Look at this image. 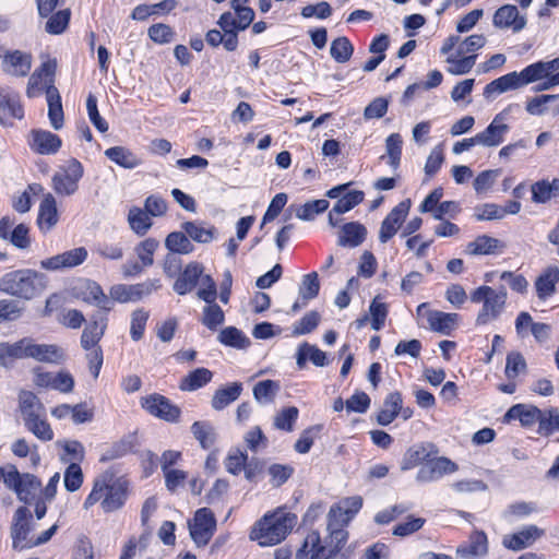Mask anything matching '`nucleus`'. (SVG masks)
<instances>
[{
	"mask_svg": "<svg viewBox=\"0 0 559 559\" xmlns=\"http://www.w3.org/2000/svg\"><path fill=\"white\" fill-rule=\"evenodd\" d=\"M128 489L129 484L126 479L104 474L95 479L93 489L83 506L90 509L99 502L104 512H114L124 504Z\"/></svg>",
	"mask_w": 559,
	"mask_h": 559,
	"instance_id": "nucleus-1",
	"label": "nucleus"
},
{
	"mask_svg": "<svg viewBox=\"0 0 559 559\" xmlns=\"http://www.w3.org/2000/svg\"><path fill=\"white\" fill-rule=\"evenodd\" d=\"M48 286L45 274L31 269L11 271L0 278V292L24 300L41 295Z\"/></svg>",
	"mask_w": 559,
	"mask_h": 559,
	"instance_id": "nucleus-2",
	"label": "nucleus"
},
{
	"mask_svg": "<svg viewBox=\"0 0 559 559\" xmlns=\"http://www.w3.org/2000/svg\"><path fill=\"white\" fill-rule=\"evenodd\" d=\"M296 523V516L283 510L266 514L259 521L250 533V538L262 547L280 544Z\"/></svg>",
	"mask_w": 559,
	"mask_h": 559,
	"instance_id": "nucleus-3",
	"label": "nucleus"
},
{
	"mask_svg": "<svg viewBox=\"0 0 559 559\" xmlns=\"http://www.w3.org/2000/svg\"><path fill=\"white\" fill-rule=\"evenodd\" d=\"M507 290L504 287L495 289L491 286L483 285L471 293V300L481 305L476 317L477 325H486L497 320L503 312L507 304Z\"/></svg>",
	"mask_w": 559,
	"mask_h": 559,
	"instance_id": "nucleus-4",
	"label": "nucleus"
},
{
	"mask_svg": "<svg viewBox=\"0 0 559 559\" xmlns=\"http://www.w3.org/2000/svg\"><path fill=\"white\" fill-rule=\"evenodd\" d=\"M40 58L43 60L40 67L33 72L27 83L26 95L29 98L37 97L43 92L47 93L50 88H57L53 85L57 59L48 55H41Z\"/></svg>",
	"mask_w": 559,
	"mask_h": 559,
	"instance_id": "nucleus-5",
	"label": "nucleus"
},
{
	"mask_svg": "<svg viewBox=\"0 0 559 559\" xmlns=\"http://www.w3.org/2000/svg\"><path fill=\"white\" fill-rule=\"evenodd\" d=\"M32 513L25 507H20L13 516L11 526L12 546L15 550H23L34 547Z\"/></svg>",
	"mask_w": 559,
	"mask_h": 559,
	"instance_id": "nucleus-6",
	"label": "nucleus"
},
{
	"mask_svg": "<svg viewBox=\"0 0 559 559\" xmlns=\"http://www.w3.org/2000/svg\"><path fill=\"white\" fill-rule=\"evenodd\" d=\"M83 166L76 159H71L52 177L55 192L62 197L74 194L79 189V181L83 177Z\"/></svg>",
	"mask_w": 559,
	"mask_h": 559,
	"instance_id": "nucleus-7",
	"label": "nucleus"
},
{
	"mask_svg": "<svg viewBox=\"0 0 559 559\" xmlns=\"http://www.w3.org/2000/svg\"><path fill=\"white\" fill-rule=\"evenodd\" d=\"M416 313L419 318L426 319L430 330L443 335H450L457 326L460 320V316L457 313H448L429 309L427 302L420 304L416 309Z\"/></svg>",
	"mask_w": 559,
	"mask_h": 559,
	"instance_id": "nucleus-8",
	"label": "nucleus"
},
{
	"mask_svg": "<svg viewBox=\"0 0 559 559\" xmlns=\"http://www.w3.org/2000/svg\"><path fill=\"white\" fill-rule=\"evenodd\" d=\"M216 528L214 513L207 509H199L192 521L189 522L190 535L198 546H205L212 538Z\"/></svg>",
	"mask_w": 559,
	"mask_h": 559,
	"instance_id": "nucleus-9",
	"label": "nucleus"
},
{
	"mask_svg": "<svg viewBox=\"0 0 559 559\" xmlns=\"http://www.w3.org/2000/svg\"><path fill=\"white\" fill-rule=\"evenodd\" d=\"M544 528L533 524L525 525L514 533L504 535L502 545L504 548L512 551H520L533 546L538 539L544 537Z\"/></svg>",
	"mask_w": 559,
	"mask_h": 559,
	"instance_id": "nucleus-10",
	"label": "nucleus"
},
{
	"mask_svg": "<svg viewBox=\"0 0 559 559\" xmlns=\"http://www.w3.org/2000/svg\"><path fill=\"white\" fill-rule=\"evenodd\" d=\"M160 286L158 280L134 285L118 284L110 288L109 294L110 298L118 302L136 301L153 290H157Z\"/></svg>",
	"mask_w": 559,
	"mask_h": 559,
	"instance_id": "nucleus-11",
	"label": "nucleus"
},
{
	"mask_svg": "<svg viewBox=\"0 0 559 559\" xmlns=\"http://www.w3.org/2000/svg\"><path fill=\"white\" fill-rule=\"evenodd\" d=\"M510 109L511 106L497 114L490 124L483 132L476 134L478 144L484 146H497L504 141V136L510 129V127L504 122Z\"/></svg>",
	"mask_w": 559,
	"mask_h": 559,
	"instance_id": "nucleus-12",
	"label": "nucleus"
},
{
	"mask_svg": "<svg viewBox=\"0 0 559 559\" xmlns=\"http://www.w3.org/2000/svg\"><path fill=\"white\" fill-rule=\"evenodd\" d=\"M142 407L151 415L163 420L176 423L180 417V409L160 394H151L141 401Z\"/></svg>",
	"mask_w": 559,
	"mask_h": 559,
	"instance_id": "nucleus-13",
	"label": "nucleus"
},
{
	"mask_svg": "<svg viewBox=\"0 0 559 559\" xmlns=\"http://www.w3.org/2000/svg\"><path fill=\"white\" fill-rule=\"evenodd\" d=\"M409 209L411 201H402L383 219L379 231V239L382 243L388 242L401 228L408 215Z\"/></svg>",
	"mask_w": 559,
	"mask_h": 559,
	"instance_id": "nucleus-14",
	"label": "nucleus"
},
{
	"mask_svg": "<svg viewBox=\"0 0 559 559\" xmlns=\"http://www.w3.org/2000/svg\"><path fill=\"white\" fill-rule=\"evenodd\" d=\"M87 258L85 248H75L40 261V267L46 271H60L82 264Z\"/></svg>",
	"mask_w": 559,
	"mask_h": 559,
	"instance_id": "nucleus-15",
	"label": "nucleus"
},
{
	"mask_svg": "<svg viewBox=\"0 0 559 559\" xmlns=\"http://www.w3.org/2000/svg\"><path fill=\"white\" fill-rule=\"evenodd\" d=\"M28 145L37 154L52 155L60 150L62 141L48 130L34 129L29 132Z\"/></svg>",
	"mask_w": 559,
	"mask_h": 559,
	"instance_id": "nucleus-16",
	"label": "nucleus"
},
{
	"mask_svg": "<svg viewBox=\"0 0 559 559\" xmlns=\"http://www.w3.org/2000/svg\"><path fill=\"white\" fill-rule=\"evenodd\" d=\"M33 58L31 53L21 50L7 51L2 56V70L13 76H25L32 69Z\"/></svg>",
	"mask_w": 559,
	"mask_h": 559,
	"instance_id": "nucleus-17",
	"label": "nucleus"
},
{
	"mask_svg": "<svg viewBox=\"0 0 559 559\" xmlns=\"http://www.w3.org/2000/svg\"><path fill=\"white\" fill-rule=\"evenodd\" d=\"M457 469L455 463L447 457H438L424 464L417 473L419 483H429L439 479L443 475L454 473Z\"/></svg>",
	"mask_w": 559,
	"mask_h": 559,
	"instance_id": "nucleus-18",
	"label": "nucleus"
},
{
	"mask_svg": "<svg viewBox=\"0 0 559 559\" xmlns=\"http://www.w3.org/2000/svg\"><path fill=\"white\" fill-rule=\"evenodd\" d=\"M23 116L19 94L9 88H0V123L8 126L11 124V118L22 119Z\"/></svg>",
	"mask_w": 559,
	"mask_h": 559,
	"instance_id": "nucleus-19",
	"label": "nucleus"
},
{
	"mask_svg": "<svg viewBox=\"0 0 559 559\" xmlns=\"http://www.w3.org/2000/svg\"><path fill=\"white\" fill-rule=\"evenodd\" d=\"M488 554V538L485 532L475 530L466 543L460 545L456 555L462 559H476Z\"/></svg>",
	"mask_w": 559,
	"mask_h": 559,
	"instance_id": "nucleus-20",
	"label": "nucleus"
},
{
	"mask_svg": "<svg viewBox=\"0 0 559 559\" xmlns=\"http://www.w3.org/2000/svg\"><path fill=\"white\" fill-rule=\"evenodd\" d=\"M493 25L499 28H512L520 32L526 25V19L520 15L515 5L506 4L499 8L493 15Z\"/></svg>",
	"mask_w": 559,
	"mask_h": 559,
	"instance_id": "nucleus-21",
	"label": "nucleus"
},
{
	"mask_svg": "<svg viewBox=\"0 0 559 559\" xmlns=\"http://www.w3.org/2000/svg\"><path fill=\"white\" fill-rule=\"evenodd\" d=\"M334 551L326 549L321 544V538L318 532H310L298 550L297 559H331Z\"/></svg>",
	"mask_w": 559,
	"mask_h": 559,
	"instance_id": "nucleus-22",
	"label": "nucleus"
},
{
	"mask_svg": "<svg viewBox=\"0 0 559 559\" xmlns=\"http://www.w3.org/2000/svg\"><path fill=\"white\" fill-rule=\"evenodd\" d=\"M559 70V57L550 61H538L525 67L521 72L523 85L544 80L550 73Z\"/></svg>",
	"mask_w": 559,
	"mask_h": 559,
	"instance_id": "nucleus-23",
	"label": "nucleus"
},
{
	"mask_svg": "<svg viewBox=\"0 0 559 559\" xmlns=\"http://www.w3.org/2000/svg\"><path fill=\"white\" fill-rule=\"evenodd\" d=\"M106 329L107 318L105 316H93L81 335V346L83 348L98 347Z\"/></svg>",
	"mask_w": 559,
	"mask_h": 559,
	"instance_id": "nucleus-24",
	"label": "nucleus"
},
{
	"mask_svg": "<svg viewBox=\"0 0 559 559\" xmlns=\"http://www.w3.org/2000/svg\"><path fill=\"white\" fill-rule=\"evenodd\" d=\"M28 358L37 361L59 364L64 360L63 350L53 344H38L29 337Z\"/></svg>",
	"mask_w": 559,
	"mask_h": 559,
	"instance_id": "nucleus-25",
	"label": "nucleus"
},
{
	"mask_svg": "<svg viewBox=\"0 0 559 559\" xmlns=\"http://www.w3.org/2000/svg\"><path fill=\"white\" fill-rule=\"evenodd\" d=\"M525 110L531 116H542L551 111L554 116L559 115V94L538 95L528 98L525 104Z\"/></svg>",
	"mask_w": 559,
	"mask_h": 559,
	"instance_id": "nucleus-26",
	"label": "nucleus"
},
{
	"mask_svg": "<svg viewBox=\"0 0 559 559\" xmlns=\"http://www.w3.org/2000/svg\"><path fill=\"white\" fill-rule=\"evenodd\" d=\"M203 271L204 267L201 263H189L175 282L174 289L179 295H186L187 293L191 292L195 287L198 281H201V277L204 276Z\"/></svg>",
	"mask_w": 559,
	"mask_h": 559,
	"instance_id": "nucleus-27",
	"label": "nucleus"
},
{
	"mask_svg": "<svg viewBox=\"0 0 559 559\" xmlns=\"http://www.w3.org/2000/svg\"><path fill=\"white\" fill-rule=\"evenodd\" d=\"M522 86L524 85L520 72H510L487 84L484 88V96L490 98L495 94H502L508 91L521 88Z\"/></svg>",
	"mask_w": 559,
	"mask_h": 559,
	"instance_id": "nucleus-28",
	"label": "nucleus"
},
{
	"mask_svg": "<svg viewBox=\"0 0 559 559\" xmlns=\"http://www.w3.org/2000/svg\"><path fill=\"white\" fill-rule=\"evenodd\" d=\"M59 221L57 202L51 193H47L40 205L38 212L37 224L40 230H50Z\"/></svg>",
	"mask_w": 559,
	"mask_h": 559,
	"instance_id": "nucleus-29",
	"label": "nucleus"
},
{
	"mask_svg": "<svg viewBox=\"0 0 559 559\" xmlns=\"http://www.w3.org/2000/svg\"><path fill=\"white\" fill-rule=\"evenodd\" d=\"M307 360H310L318 367H324L329 364L326 354L318 348L316 345L302 343L296 354V362L299 369L306 367Z\"/></svg>",
	"mask_w": 559,
	"mask_h": 559,
	"instance_id": "nucleus-30",
	"label": "nucleus"
},
{
	"mask_svg": "<svg viewBox=\"0 0 559 559\" xmlns=\"http://www.w3.org/2000/svg\"><path fill=\"white\" fill-rule=\"evenodd\" d=\"M540 409L531 404H516L509 408L506 414V419H519L524 427L535 425L539 418Z\"/></svg>",
	"mask_w": 559,
	"mask_h": 559,
	"instance_id": "nucleus-31",
	"label": "nucleus"
},
{
	"mask_svg": "<svg viewBox=\"0 0 559 559\" xmlns=\"http://www.w3.org/2000/svg\"><path fill=\"white\" fill-rule=\"evenodd\" d=\"M367 229L358 222L345 224L338 236V245L354 248L359 246L366 238Z\"/></svg>",
	"mask_w": 559,
	"mask_h": 559,
	"instance_id": "nucleus-32",
	"label": "nucleus"
},
{
	"mask_svg": "<svg viewBox=\"0 0 559 559\" xmlns=\"http://www.w3.org/2000/svg\"><path fill=\"white\" fill-rule=\"evenodd\" d=\"M108 159L127 169L136 168L142 164L141 158L124 146H114L105 151Z\"/></svg>",
	"mask_w": 559,
	"mask_h": 559,
	"instance_id": "nucleus-33",
	"label": "nucleus"
},
{
	"mask_svg": "<svg viewBox=\"0 0 559 559\" xmlns=\"http://www.w3.org/2000/svg\"><path fill=\"white\" fill-rule=\"evenodd\" d=\"M181 227L189 238L200 243L211 242L216 235L214 226L202 222H185Z\"/></svg>",
	"mask_w": 559,
	"mask_h": 559,
	"instance_id": "nucleus-34",
	"label": "nucleus"
},
{
	"mask_svg": "<svg viewBox=\"0 0 559 559\" xmlns=\"http://www.w3.org/2000/svg\"><path fill=\"white\" fill-rule=\"evenodd\" d=\"M242 392L240 382H233L225 388L215 391L212 397V407L216 411L225 408L227 405L236 401Z\"/></svg>",
	"mask_w": 559,
	"mask_h": 559,
	"instance_id": "nucleus-35",
	"label": "nucleus"
},
{
	"mask_svg": "<svg viewBox=\"0 0 559 559\" xmlns=\"http://www.w3.org/2000/svg\"><path fill=\"white\" fill-rule=\"evenodd\" d=\"M402 396L399 392L388 395L383 403V407L378 413L377 420L382 426L391 424L401 412Z\"/></svg>",
	"mask_w": 559,
	"mask_h": 559,
	"instance_id": "nucleus-36",
	"label": "nucleus"
},
{
	"mask_svg": "<svg viewBox=\"0 0 559 559\" xmlns=\"http://www.w3.org/2000/svg\"><path fill=\"white\" fill-rule=\"evenodd\" d=\"M329 207V201L324 199L314 200L300 205H290L289 210L297 218L302 221H313L318 214L325 212Z\"/></svg>",
	"mask_w": 559,
	"mask_h": 559,
	"instance_id": "nucleus-37",
	"label": "nucleus"
},
{
	"mask_svg": "<svg viewBox=\"0 0 559 559\" xmlns=\"http://www.w3.org/2000/svg\"><path fill=\"white\" fill-rule=\"evenodd\" d=\"M328 516V526L331 530L332 535H334V537L338 540H344L346 538V533L341 530V527L346 525L352 520V515L346 513L345 507L337 504L331 508Z\"/></svg>",
	"mask_w": 559,
	"mask_h": 559,
	"instance_id": "nucleus-38",
	"label": "nucleus"
},
{
	"mask_svg": "<svg viewBox=\"0 0 559 559\" xmlns=\"http://www.w3.org/2000/svg\"><path fill=\"white\" fill-rule=\"evenodd\" d=\"M47 103L50 124L55 130H59L63 126L64 117L61 97L57 88L47 91Z\"/></svg>",
	"mask_w": 559,
	"mask_h": 559,
	"instance_id": "nucleus-39",
	"label": "nucleus"
},
{
	"mask_svg": "<svg viewBox=\"0 0 559 559\" xmlns=\"http://www.w3.org/2000/svg\"><path fill=\"white\" fill-rule=\"evenodd\" d=\"M477 55H459L451 53L447 57L448 69L447 71L453 75H463L468 73L476 63Z\"/></svg>",
	"mask_w": 559,
	"mask_h": 559,
	"instance_id": "nucleus-40",
	"label": "nucleus"
},
{
	"mask_svg": "<svg viewBox=\"0 0 559 559\" xmlns=\"http://www.w3.org/2000/svg\"><path fill=\"white\" fill-rule=\"evenodd\" d=\"M213 373L206 368H198L188 373L180 382L182 391H195L212 380Z\"/></svg>",
	"mask_w": 559,
	"mask_h": 559,
	"instance_id": "nucleus-41",
	"label": "nucleus"
},
{
	"mask_svg": "<svg viewBox=\"0 0 559 559\" xmlns=\"http://www.w3.org/2000/svg\"><path fill=\"white\" fill-rule=\"evenodd\" d=\"M128 223L131 229L139 236H144L153 225L150 214L136 206L129 210Z\"/></svg>",
	"mask_w": 559,
	"mask_h": 559,
	"instance_id": "nucleus-42",
	"label": "nucleus"
},
{
	"mask_svg": "<svg viewBox=\"0 0 559 559\" xmlns=\"http://www.w3.org/2000/svg\"><path fill=\"white\" fill-rule=\"evenodd\" d=\"M165 246L174 254H189L194 250V246L185 231L170 233L165 239Z\"/></svg>",
	"mask_w": 559,
	"mask_h": 559,
	"instance_id": "nucleus-43",
	"label": "nucleus"
},
{
	"mask_svg": "<svg viewBox=\"0 0 559 559\" xmlns=\"http://www.w3.org/2000/svg\"><path fill=\"white\" fill-rule=\"evenodd\" d=\"M82 298L88 304L96 305L105 310H110V300L105 295L103 288L96 282H86Z\"/></svg>",
	"mask_w": 559,
	"mask_h": 559,
	"instance_id": "nucleus-44",
	"label": "nucleus"
},
{
	"mask_svg": "<svg viewBox=\"0 0 559 559\" xmlns=\"http://www.w3.org/2000/svg\"><path fill=\"white\" fill-rule=\"evenodd\" d=\"M559 281V269L548 267L536 281L535 287L539 298L550 296Z\"/></svg>",
	"mask_w": 559,
	"mask_h": 559,
	"instance_id": "nucleus-45",
	"label": "nucleus"
},
{
	"mask_svg": "<svg viewBox=\"0 0 559 559\" xmlns=\"http://www.w3.org/2000/svg\"><path fill=\"white\" fill-rule=\"evenodd\" d=\"M502 248L503 245L498 239L489 236H479L467 246L468 252L474 255L492 254Z\"/></svg>",
	"mask_w": 559,
	"mask_h": 559,
	"instance_id": "nucleus-46",
	"label": "nucleus"
},
{
	"mask_svg": "<svg viewBox=\"0 0 559 559\" xmlns=\"http://www.w3.org/2000/svg\"><path fill=\"white\" fill-rule=\"evenodd\" d=\"M25 426L32 431L37 438L43 441H50L53 438V431L50 425L40 417V414L32 415L24 419Z\"/></svg>",
	"mask_w": 559,
	"mask_h": 559,
	"instance_id": "nucleus-47",
	"label": "nucleus"
},
{
	"mask_svg": "<svg viewBox=\"0 0 559 559\" xmlns=\"http://www.w3.org/2000/svg\"><path fill=\"white\" fill-rule=\"evenodd\" d=\"M538 423V433L542 436H550L559 431V413L556 408L540 411Z\"/></svg>",
	"mask_w": 559,
	"mask_h": 559,
	"instance_id": "nucleus-48",
	"label": "nucleus"
},
{
	"mask_svg": "<svg viewBox=\"0 0 559 559\" xmlns=\"http://www.w3.org/2000/svg\"><path fill=\"white\" fill-rule=\"evenodd\" d=\"M191 430L202 448L209 449L214 444L216 433L212 424L207 421H195L192 425Z\"/></svg>",
	"mask_w": 559,
	"mask_h": 559,
	"instance_id": "nucleus-49",
	"label": "nucleus"
},
{
	"mask_svg": "<svg viewBox=\"0 0 559 559\" xmlns=\"http://www.w3.org/2000/svg\"><path fill=\"white\" fill-rule=\"evenodd\" d=\"M354 48L352 43L347 37H337L331 43L330 52L332 58L340 63L347 62L352 55H353Z\"/></svg>",
	"mask_w": 559,
	"mask_h": 559,
	"instance_id": "nucleus-50",
	"label": "nucleus"
},
{
	"mask_svg": "<svg viewBox=\"0 0 559 559\" xmlns=\"http://www.w3.org/2000/svg\"><path fill=\"white\" fill-rule=\"evenodd\" d=\"M280 391V383L273 380H263L253 388V395L260 403H270Z\"/></svg>",
	"mask_w": 559,
	"mask_h": 559,
	"instance_id": "nucleus-51",
	"label": "nucleus"
},
{
	"mask_svg": "<svg viewBox=\"0 0 559 559\" xmlns=\"http://www.w3.org/2000/svg\"><path fill=\"white\" fill-rule=\"evenodd\" d=\"M24 310V307L16 300L0 299V323L19 320Z\"/></svg>",
	"mask_w": 559,
	"mask_h": 559,
	"instance_id": "nucleus-52",
	"label": "nucleus"
},
{
	"mask_svg": "<svg viewBox=\"0 0 559 559\" xmlns=\"http://www.w3.org/2000/svg\"><path fill=\"white\" fill-rule=\"evenodd\" d=\"M69 21L70 11L68 9L59 10L49 16L45 25V31L52 35H59L66 31Z\"/></svg>",
	"mask_w": 559,
	"mask_h": 559,
	"instance_id": "nucleus-53",
	"label": "nucleus"
},
{
	"mask_svg": "<svg viewBox=\"0 0 559 559\" xmlns=\"http://www.w3.org/2000/svg\"><path fill=\"white\" fill-rule=\"evenodd\" d=\"M218 340L221 343L227 346L237 348H245L249 345V340L245 336V334L234 326L222 330L218 335Z\"/></svg>",
	"mask_w": 559,
	"mask_h": 559,
	"instance_id": "nucleus-54",
	"label": "nucleus"
},
{
	"mask_svg": "<svg viewBox=\"0 0 559 559\" xmlns=\"http://www.w3.org/2000/svg\"><path fill=\"white\" fill-rule=\"evenodd\" d=\"M403 140L399 133L390 134L385 140L386 156L389 164L396 169L400 165L402 155Z\"/></svg>",
	"mask_w": 559,
	"mask_h": 559,
	"instance_id": "nucleus-55",
	"label": "nucleus"
},
{
	"mask_svg": "<svg viewBox=\"0 0 559 559\" xmlns=\"http://www.w3.org/2000/svg\"><path fill=\"white\" fill-rule=\"evenodd\" d=\"M19 401L24 419L29 417V414L36 415L44 409L37 396L31 391H22L19 395Z\"/></svg>",
	"mask_w": 559,
	"mask_h": 559,
	"instance_id": "nucleus-56",
	"label": "nucleus"
},
{
	"mask_svg": "<svg viewBox=\"0 0 559 559\" xmlns=\"http://www.w3.org/2000/svg\"><path fill=\"white\" fill-rule=\"evenodd\" d=\"M43 191V187L38 183H33L27 187L25 191L14 197L12 206L17 213H27L32 207L31 193L37 194Z\"/></svg>",
	"mask_w": 559,
	"mask_h": 559,
	"instance_id": "nucleus-57",
	"label": "nucleus"
},
{
	"mask_svg": "<svg viewBox=\"0 0 559 559\" xmlns=\"http://www.w3.org/2000/svg\"><path fill=\"white\" fill-rule=\"evenodd\" d=\"M320 290V283L317 272H311L302 277L299 287V295L302 300H310L318 296Z\"/></svg>",
	"mask_w": 559,
	"mask_h": 559,
	"instance_id": "nucleus-58",
	"label": "nucleus"
},
{
	"mask_svg": "<svg viewBox=\"0 0 559 559\" xmlns=\"http://www.w3.org/2000/svg\"><path fill=\"white\" fill-rule=\"evenodd\" d=\"M298 414L297 407H285L274 417V426L281 430L292 431Z\"/></svg>",
	"mask_w": 559,
	"mask_h": 559,
	"instance_id": "nucleus-59",
	"label": "nucleus"
},
{
	"mask_svg": "<svg viewBox=\"0 0 559 559\" xmlns=\"http://www.w3.org/2000/svg\"><path fill=\"white\" fill-rule=\"evenodd\" d=\"M224 322V312L222 308L215 304H207L203 310L202 323L211 330H215Z\"/></svg>",
	"mask_w": 559,
	"mask_h": 559,
	"instance_id": "nucleus-60",
	"label": "nucleus"
},
{
	"mask_svg": "<svg viewBox=\"0 0 559 559\" xmlns=\"http://www.w3.org/2000/svg\"><path fill=\"white\" fill-rule=\"evenodd\" d=\"M157 247L158 241L153 238H147L138 245L135 252L142 263V266H150L153 264V255Z\"/></svg>",
	"mask_w": 559,
	"mask_h": 559,
	"instance_id": "nucleus-61",
	"label": "nucleus"
},
{
	"mask_svg": "<svg viewBox=\"0 0 559 559\" xmlns=\"http://www.w3.org/2000/svg\"><path fill=\"white\" fill-rule=\"evenodd\" d=\"M426 520L409 515L404 522L397 524L393 530V535L406 537L418 532L425 524Z\"/></svg>",
	"mask_w": 559,
	"mask_h": 559,
	"instance_id": "nucleus-62",
	"label": "nucleus"
},
{
	"mask_svg": "<svg viewBox=\"0 0 559 559\" xmlns=\"http://www.w3.org/2000/svg\"><path fill=\"white\" fill-rule=\"evenodd\" d=\"M364 200V192L361 191H352L341 198L336 204L333 206L336 215H342L356 205H358Z\"/></svg>",
	"mask_w": 559,
	"mask_h": 559,
	"instance_id": "nucleus-63",
	"label": "nucleus"
},
{
	"mask_svg": "<svg viewBox=\"0 0 559 559\" xmlns=\"http://www.w3.org/2000/svg\"><path fill=\"white\" fill-rule=\"evenodd\" d=\"M148 37L157 44H168L174 37L173 28L164 23L154 24L148 28Z\"/></svg>",
	"mask_w": 559,
	"mask_h": 559,
	"instance_id": "nucleus-64",
	"label": "nucleus"
}]
</instances>
